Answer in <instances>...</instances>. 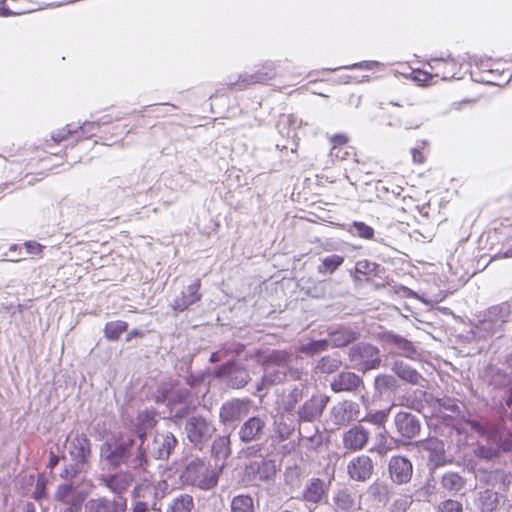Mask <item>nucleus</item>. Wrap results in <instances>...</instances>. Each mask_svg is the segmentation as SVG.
I'll use <instances>...</instances> for the list:
<instances>
[{"instance_id":"obj_1","label":"nucleus","mask_w":512,"mask_h":512,"mask_svg":"<svg viewBox=\"0 0 512 512\" xmlns=\"http://www.w3.org/2000/svg\"><path fill=\"white\" fill-rule=\"evenodd\" d=\"M104 461L113 469L122 465L135 471H146L149 459L142 448H136L133 436H120L113 443H104L101 448Z\"/></svg>"},{"instance_id":"obj_2","label":"nucleus","mask_w":512,"mask_h":512,"mask_svg":"<svg viewBox=\"0 0 512 512\" xmlns=\"http://www.w3.org/2000/svg\"><path fill=\"white\" fill-rule=\"evenodd\" d=\"M293 361L291 350L273 349L263 356L260 365L266 372V378L280 385L287 381H302L306 376L303 368L294 366Z\"/></svg>"},{"instance_id":"obj_3","label":"nucleus","mask_w":512,"mask_h":512,"mask_svg":"<svg viewBox=\"0 0 512 512\" xmlns=\"http://www.w3.org/2000/svg\"><path fill=\"white\" fill-rule=\"evenodd\" d=\"M240 442L246 445V457H261L267 439V418L255 415L245 419L237 431Z\"/></svg>"},{"instance_id":"obj_4","label":"nucleus","mask_w":512,"mask_h":512,"mask_svg":"<svg viewBox=\"0 0 512 512\" xmlns=\"http://www.w3.org/2000/svg\"><path fill=\"white\" fill-rule=\"evenodd\" d=\"M69 455L72 463L66 465L60 473L61 478L72 480L90 466L92 456L91 441L84 433H76L69 441Z\"/></svg>"},{"instance_id":"obj_5","label":"nucleus","mask_w":512,"mask_h":512,"mask_svg":"<svg viewBox=\"0 0 512 512\" xmlns=\"http://www.w3.org/2000/svg\"><path fill=\"white\" fill-rule=\"evenodd\" d=\"M219 473L220 471L211 469L203 460L197 458L185 466L180 474V480L185 485L210 490L217 486Z\"/></svg>"},{"instance_id":"obj_6","label":"nucleus","mask_w":512,"mask_h":512,"mask_svg":"<svg viewBox=\"0 0 512 512\" xmlns=\"http://www.w3.org/2000/svg\"><path fill=\"white\" fill-rule=\"evenodd\" d=\"M421 429L422 421L418 415L400 410L393 416L388 437L394 442L407 444L420 435Z\"/></svg>"},{"instance_id":"obj_7","label":"nucleus","mask_w":512,"mask_h":512,"mask_svg":"<svg viewBox=\"0 0 512 512\" xmlns=\"http://www.w3.org/2000/svg\"><path fill=\"white\" fill-rule=\"evenodd\" d=\"M213 377L227 388L234 390L245 388L251 381L248 367L236 359L228 360L217 366L213 371Z\"/></svg>"},{"instance_id":"obj_8","label":"nucleus","mask_w":512,"mask_h":512,"mask_svg":"<svg viewBox=\"0 0 512 512\" xmlns=\"http://www.w3.org/2000/svg\"><path fill=\"white\" fill-rule=\"evenodd\" d=\"M347 356L351 367L363 373L379 368L382 362L380 349L368 342L354 343Z\"/></svg>"},{"instance_id":"obj_9","label":"nucleus","mask_w":512,"mask_h":512,"mask_svg":"<svg viewBox=\"0 0 512 512\" xmlns=\"http://www.w3.org/2000/svg\"><path fill=\"white\" fill-rule=\"evenodd\" d=\"M512 314V304L502 302L493 305L479 315L476 329L486 335H493L503 330L506 323L509 322Z\"/></svg>"},{"instance_id":"obj_10","label":"nucleus","mask_w":512,"mask_h":512,"mask_svg":"<svg viewBox=\"0 0 512 512\" xmlns=\"http://www.w3.org/2000/svg\"><path fill=\"white\" fill-rule=\"evenodd\" d=\"M184 431L188 441L193 446L201 448L210 441L216 427L211 419L200 414H192L185 421Z\"/></svg>"},{"instance_id":"obj_11","label":"nucleus","mask_w":512,"mask_h":512,"mask_svg":"<svg viewBox=\"0 0 512 512\" xmlns=\"http://www.w3.org/2000/svg\"><path fill=\"white\" fill-rule=\"evenodd\" d=\"M329 402L330 396L316 389L296 409L297 422L302 424L319 421Z\"/></svg>"},{"instance_id":"obj_12","label":"nucleus","mask_w":512,"mask_h":512,"mask_svg":"<svg viewBox=\"0 0 512 512\" xmlns=\"http://www.w3.org/2000/svg\"><path fill=\"white\" fill-rule=\"evenodd\" d=\"M250 413V400L233 398L219 409V421L225 428L235 429Z\"/></svg>"},{"instance_id":"obj_13","label":"nucleus","mask_w":512,"mask_h":512,"mask_svg":"<svg viewBox=\"0 0 512 512\" xmlns=\"http://www.w3.org/2000/svg\"><path fill=\"white\" fill-rule=\"evenodd\" d=\"M378 339L382 343L383 348L392 355L409 359H415L418 356V350L415 344L393 330L380 332Z\"/></svg>"},{"instance_id":"obj_14","label":"nucleus","mask_w":512,"mask_h":512,"mask_svg":"<svg viewBox=\"0 0 512 512\" xmlns=\"http://www.w3.org/2000/svg\"><path fill=\"white\" fill-rule=\"evenodd\" d=\"M178 446V439L170 432H155L151 442L147 443V458L167 461Z\"/></svg>"},{"instance_id":"obj_15","label":"nucleus","mask_w":512,"mask_h":512,"mask_svg":"<svg viewBox=\"0 0 512 512\" xmlns=\"http://www.w3.org/2000/svg\"><path fill=\"white\" fill-rule=\"evenodd\" d=\"M330 390L336 394L350 393L354 395L365 391L363 378L351 371H341L335 374L329 381Z\"/></svg>"},{"instance_id":"obj_16","label":"nucleus","mask_w":512,"mask_h":512,"mask_svg":"<svg viewBox=\"0 0 512 512\" xmlns=\"http://www.w3.org/2000/svg\"><path fill=\"white\" fill-rule=\"evenodd\" d=\"M420 451L427 453L428 466L431 471L448 463L445 444L436 437H429L417 443Z\"/></svg>"},{"instance_id":"obj_17","label":"nucleus","mask_w":512,"mask_h":512,"mask_svg":"<svg viewBox=\"0 0 512 512\" xmlns=\"http://www.w3.org/2000/svg\"><path fill=\"white\" fill-rule=\"evenodd\" d=\"M260 458V460L250 461L245 466V476L250 481H269L275 477L279 469L276 460L266 459L263 455Z\"/></svg>"},{"instance_id":"obj_18","label":"nucleus","mask_w":512,"mask_h":512,"mask_svg":"<svg viewBox=\"0 0 512 512\" xmlns=\"http://www.w3.org/2000/svg\"><path fill=\"white\" fill-rule=\"evenodd\" d=\"M276 75L275 67L272 63H266L260 69H258L255 73L248 74H240L238 79L233 81L230 78L229 86L232 90L242 91L249 88L252 84L256 83H265L268 80H271Z\"/></svg>"},{"instance_id":"obj_19","label":"nucleus","mask_w":512,"mask_h":512,"mask_svg":"<svg viewBox=\"0 0 512 512\" xmlns=\"http://www.w3.org/2000/svg\"><path fill=\"white\" fill-rule=\"evenodd\" d=\"M388 474L394 484L405 485L412 479L413 464L406 456L394 455L388 462Z\"/></svg>"},{"instance_id":"obj_20","label":"nucleus","mask_w":512,"mask_h":512,"mask_svg":"<svg viewBox=\"0 0 512 512\" xmlns=\"http://www.w3.org/2000/svg\"><path fill=\"white\" fill-rule=\"evenodd\" d=\"M360 338L358 329L348 325H336L327 329V342L329 347L343 348L354 344Z\"/></svg>"},{"instance_id":"obj_21","label":"nucleus","mask_w":512,"mask_h":512,"mask_svg":"<svg viewBox=\"0 0 512 512\" xmlns=\"http://www.w3.org/2000/svg\"><path fill=\"white\" fill-rule=\"evenodd\" d=\"M200 288V279H195L189 285L184 286L181 292L173 299L170 305L172 310L176 313H181L189 309L195 303L199 302L202 298Z\"/></svg>"},{"instance_id":"obj_22","label":"nucleus","mask_w":512,"mask_h":512,"mask_svg":"<svg viewBox=\"0 0 512 512\" xmlns=\"http://www.w3.org/2000/svg\"><path fill=\"white\" fill-rule=\"evenodd\" d=\"M475 479L480 485L479 487L499 491H504V488L510 482L509 475L502 469L478 468L475 470Z\"/></svg>"},{"instance_id":"obj_23","label":"nucleus","mask_w":512,"mask_h":512,"mask_svg":"<svg viewBox=\"0 0 512 512\" xmlns=\"http://www.w3.org/2000/svg\"><path fill=\"white\" fill-rule=\"evenodd\" d=\"M505 501L502 491L479 487L474 505L479 512H496Z\"/></svg>"},{"instance_id":"obj_24","label":"nucleus","mask_w":512,"mask_h":512,"mask_svg":"<svg viewBox=\"0 0 512 512\" xmlns=\"http://www.w3.org/2000/svg\"><path fill=\"white\" fill-rule=\"evenodd\" d=\"M126 510L125 496L92 498L85 504V512H126Z\"/></svg>"},{"instance_id":"obj_25","label":"nucleus","mask_w":512,"mask_h":512,"mask_svg":"<svg viewBox=\"0 0 512 512\" xmlns=\"http://www.w3.org/2000/svg\"><path fill=\"white\" fill-rule=\"evenodd\" d=\"M374 465L371 458L367 455H361L353 458L347 466V472L350 479L358 482H365L371 478Z\"/></svg>"},{"instance_id":"obj_26","label":"nucleus","mask_w":512,"mask_h":512,"mask_svg":"<svg viewBox=\"0 0 512 512\" xmlns=\"http://www.w3.org/2000/svg\"><path fill=\"white\" fill-rule=\"evenodd\" d=\"M299 382V384L293 385L284 397L283 407L287 413L295 412L300 403L310 395L307 379L303 378Z\"/></svg>"},{"instance_id":"obj_27","label":"nucleus","mask_w":512,"mask_h":512,"mask_svg":"<svg viewBox=\"0 0 512 512\" xmlns=\"http://www.w3.org/2000/svg\"><path fill=\"white\" fill-rule=\"evenodd\" d=\"M374 398L390 399L399 389V383L395 376L390 374H378L374 378Z\"/></svg>"},{"instance_id":"obj_28","label":"nucleus","mask_w":512,"mask_h":512,"mask_svg":"<svg viewBox=\"0 0 512 512\" xmlns=\"http://www.w3.org/2000/svg\"><path fill=\"white\" fill-rule=\"evenodd\" d=\"M369 440V432L361 425H354L343 435V445L350 451L363 449Z\"/></svg>"},{"instance_id":"obj_29","label":"nucleus","mask_w":512,"mask_h":512,"mask_svg":"<svg viewBox=\"0 0 512 512\" xmlns=\"http://www.w3.org/2000/svg\"><path fill=\"white\" fill-rule=\"evenodd\" d=\"M342 360L339 353H332L322 356L315 361L312 372L315 375H331L339 371Z\"/></svg>"},{"instance_id":"obj_30","label":"nucleus","mask_w":512,"mask_h":512,"mask_svg":"<svg viewBox=\"0 0 512 512\" xmlns=\"http://www.w3.org/2000/svg\"><path fill=\"white\" fill-rule=\"evenodd\" d=\"M132 480L129 473L110 474L102 478L103 484L113 492V496H124L123 493L128 489Z\"/></svg>"},{"instance_id":"obj_31","label":"nucleus","mask_w":512,"mask_h":512,"mask_svg":"<svg viewBox=\"0 0 512 512\" xmlns=\"http://www.w3.org/2000/svg\"><path fill=\"white\" fill-rule=\"evenodd\" d=\"M328 489V484L323 479L312 478L303 490V499L318 504L326 496Z\"/></svg>"},{"instance_id":"obj_32","label":"nucleus","mask_w":512,"mask_h":512,"mask_svg":"<svg viewBox=\"0 0 512 512\" xmlns=\"http://www.w3.org/2000/svg\"><path fill=\"white\" fill-rule=\"evenodd\" d=\"M338 285L339 283L332 278L321 280L308 289V295L317 299H333L338 296Z\"/></svg>"},{"instance_id":"obj_33","label":"nucleus","mask_w":512,"mask_h":512,"mask_svg":"<svg viewBox=\"0 0 512 512\" xmlns=\"http://www.w3.org/2000/svg\"><path fill=\"white\" fill-rule=\"evenodd\" d=\"M392 371L401 380L412 385H421V381H424L423 376L415 368L401 360L393 363Z\"/></svg>"},{"instance_id":"obj_34","label":"nucleus","mask_w":512,"mask_h":512,"mask_svg":"<svg viewBox=\"0 0 512 512\" xmlns=\"http://www.w3.org/2000/svg\"><path fill=\"white\" fill-rule=\"evenodd\" d=\"M355 505V499L347 488L337 490L332 496V508L335 512H352Z\"/></svg>"},{"instance_id":"obj_35","label":"nucleus","mask_w":512,"mask_h":512,"mask_svg":"<svg viewBox=\"0 0 512 512\" xmlns=\"http://www.w3.org/2000/svg\"><path fill=\"white\" fill-rule=\"evenodd\" d=\"M391 409H392V406H390L387 409H382V410H370L366 413V415L362 419V421L373 424V425L377 426L378 428L382 429V431L379 432V437L381 438V440H383V439L386 440V438L389 435L390 430L386 429L385 423L388 420Z\"/></svg>"},{"instance_id":"obj_36","label":"nucleus","mask_w":512,"mask_h":512,"mask_svg":"<svg viewBox=\"0 0 512 512\" xmlns=\"http://www.w3.org/2000/svg\"><path fill=\"white\" fill-rule=\"evenodd\" d=\"M211 453L216 460L226 461L231 455L230 434L216 437L211 446Z\"/></svg>"},{"instance_id":"obj_37","label":"nucleus","mask_w":512,"mask_h":512,"mask_svg":"<svg viewBox=\"0 0 512 512\" xmlns=\"http://www.w3.org/2000/svg\"><path fill=\"white\" fill-rule=\"evenodd\" d=\"M466 484L465 479L457 472L449 471L442 475L441 486L450 493H458Z\"/></svg>"},{"instance_id":"obj_38","label":"nucleus","mask_w":512,"mask_h":512,"mask_svg":"<svg viewBox=\"0 0 512 512\" xmlns=\"http://www.w3.org/2000/svg\"><path fill=\"white\" fill-rule=\"evenodd\" d=\"M345 229L348 233H350L354 237H359L364 240H374L375 239V230L373 227L367 225L362 221H353L347 225H345Z\"/></svg>"},{"instance_id":"obj_39","label":"nucleus","mask_w":512,"mask_h":512,"mask_svg":"<svg viewBox=\"0 0 512 512\" xmlns=\"http://www.w3.org/2000/svg\"><path fill=\"white\" fill-rule=\"evenodd\" d=\"M179 384V380L170 379L168 381L161 382L156 390L152 394V399L156 404H167L169 395L172 390L176 388Z\"/></svg>"},{"instance_id":"obj_40","label":"nucleus","mask_w":512,"mask_h":512,"mask_svg":"<svg viewBox=\"0 0 512 512\" xmlns=\"http://www.w3.org/2000/svg\"><path fill=\"white\" fill-rule=\"evenodd\" d=\"M158 423V411L154 408H146L136 416L135 425L143 429L152 430Z\"/></svg>"},{"instance_id":"obj_41","label":"nucleus","mask_w":512,"mask_h":512,"mask_svg":"<svg viewBox=\"0 0 512 512\" xmlns=\"http://www.w3.org/2000/svg\"><path fill=\"white\" fill-rule=\"evenodd\" d=\"M344 260V256L338 254L328 255L321 259L317 271L322 275L333 274L344 263Z\"/></svg>"},{"instance_id":"obj_42","label":"nucleus","mask_w":512,"mask_h":512,"mask_svg":"<svg viewBox=\"0 0 512 512\" xmlns=\"http://www.w3.org/2000/svg\"><path fill=\"white\" fill-rule=\"evenodd\" d=\"M329 349V342L325 338L323 339H312L306 343H302L298 347V352L303 353L306 356L312 357L321 352Z\"/></svg>"},{"instance_id":"obj_43","label":"nucleus","mask_w":512,"mask_h":512,"mask_svg":"<svg viewBox=\"0 0 512 512\" xmlns=\"http://www.w3.org/2000/svg\"><path fill=\"white\" fill-rule=\"evenodd\" d=\"M193 507V497L189 494H180L172 499L165 512H191Z\"/></svg>"},{"instance_id":"obj_44","label":"nucleus","mask_w":512,"mask_h":512,"mask_svg":"<svg viewBox=\"0 0 512 512\" xmlns=\"http://www.w3.org/2000/svg\"><path fill=\"white\" fill-rule=\"evenodd\" d=\"M83 495L82 492L78 491L72 483H62L57 486L54 494V499L59 503H64L69 500H73Z\"/></svg>"},{"instance_id":"obj_45","label":"nucleus","mask_w":512,"mask_h":512,"mask_svg":"<svg viewBox=\"0 0 512 512\" xmlns=\"http://www.w3.org/2000/svg\"><path fill=\"white\" fill-rule=\"evenodd\" d=\"M191 396V391L188 388L180 387L179 385L172 390L169 395L168 402L166 404V409L172 408L175 406H181L189 403V398Z\"/></svg>"},{"instance_id":"obj_46","label":"nucleus","mask_w":512,"mask_h":512,"mask_svg":"<svg viewBox=\"0 0 512 512\" xmlns=\"http://www.w3.org/2000/svg\"><path fill=\"white\" fill-rule=\"evenodd\" d=\"M191 404H184L181 406H175L172 408L166 409L164 411V414H166L167 419H169L171 422H173L175 425H180L181 422L191 416Z\"/></svg>"},{"instance_id":"obj_47","label":"nucleus","mask_w":512,"mask_h":512,"mask_svg":"<svg viewBox=\"0 0 512 512\" xmlns=\"http://www.w3.org/2000/svg\"><path fill=\"white\" fill-rule=\"evenodd\" d=\"M128 329V323L122 320L110 321L105 324L104 336L109 341H117Z\"/></svg>"},{"instance_id":"obj_48","label":"nucleus","mask_w":512,"mask_h":512,"mask_svg":"<svg viewBox=\"0 0 512 512\" xmlns=\"http://www.w3.org/2000/svg\"><path fill=\"white\" fill-rule=\"evenodd\" d=\"M231 512H255L253 498L248 494L234 496L231 501Z\"/></svg>"},{"instance_id":"obj_49","label":"nucleus","mask_w":512,"mask_h":512,"mask_svg":"<svg viewBox=\"0 0 512 512\" xmlns=\"http://www.w3.org/2000/svg\"><path fill=\"white\" fill-rule=\"evenodd\" d=\"M368 494L378 502L388 501V487L384 482L375 481L368 488Z\"/></svg>"},{"instance_id":"obj_50","label":"nucleus","mask_w":512,"mask_h":512,"mask_svg":"<svg viewBox=\"0 0 512 512\" xmlns=\"http://www.w3.org/2000/svg\"><path fill=\"white\" fill-rule=\"evenodd\" d=\"M379 264L369 260H359L355 264V273L365 276H376L378 274Z\"/></svg>"},{"instance_id":"obj_51","label":"nucleus","mask_w":512,"mask_h":512,"mask_svg":"<svg viewBox=\"0 0 512 512\" xmlns=\"http://www.w3.org/2000/svg\"><path fill=\"white\" fill-rule=\"evenodd\" d=\"M100 124L96 121H86L82 124V126H79L75 128V130L78 131V135L76 138V141L79 140L80 137L83 138H90L97 134L99 131Z\"/></svg>"},{"instance_id":"obj_52","label":"nucleus","mask_w":512,"mask_h":512,"mask_svg":"<svg viewBox=\"0 0 512 512\" xmlns=\"http://www.w3.org/2000/svg\"><path fill=\"white\" fill-rule=\"evenodd\" d=\"M444 65L445 70L442 71V79H449L454 76L452 70H447L448 66L455 67L454 59L445 60L443 58H435L431 60L430 66L434 70H439L440 66Z\"/></svg>"},{"instance_id":"obj_53","label":"nucleus","mask_w":512,"mask_h":512,"mask_svg":"<svg viewBox=\"0 0 512 512\" xmlns=\"http://www.w3.org/2000/svg\"><path fill=\"white\" fill-rule=\"evenodd\" d=\"M31 497L38 502L47 497V482L44 477H38Z\"/></svg>"},{"instance_id":"obj_54","label":"nucleus","mask_w":512,"mask_h":512,"mask_svg":"<svg viewBox=\"0 0 512 512\" xmlns=\"http://www.w3.org/2000/svg\"><path fill=\"white\" fill-rule=\"evenodd\" d=\"M339 407L342 408V411L346 414V417L349 416V422L355 420L357 418V413L359 412V405L352 400H344L338 403Z\"/></svg>"},{"instance_id":"obj_55","label":"nucleus","mask_w":512,"mask_h":512,"mask_svg":"<svg viewBox=\"0 0 512 512\" xmlns=\"http://www.w3.org/2000/svg\"><path fill=\"white\" fill-rule=\"evenodd\" d=\"M437 512H463V506L457 500L447 499L439 503Z\"/></svg>"},{"instance_id":"obj_56","label":"nucleus","mask_w":512,"mask_h":512,"mask_svg":"<svg viewBox=\"0 0 512 512\" xmlns=\"http://www.w3.org/2000/svg\"><path fill=\"white\" fill-rule=\"evenodd\" d=\"M150 430L143 429L141 427L134 426V434L132 435L136 439V448H142V450L147 454V439L148 432Z\"/></svg>"},{"instance_id":"obj_57","label":"nucleus","mask_w":512,"mask_h":512,"mask_svg":"<svg viewBox=\"0 0 512 512\" xmlns=\"http://www.w3.org/2000/svg\"><path fill=\"white\" fill-rule=\"evenodd\" d=\"M498 446L504 452L512 451V430H504L499 433Z\"/></svg>"},{"instance_id":"obj_58","label":"nucleus","mask_w":512,"mask_h":512,"mask_svg":"<svg viewBox=\"0 0 512 512\" xmlns=\"http://www.w3.org/2000/svg\"><path fill=\"white\" fill-rule=\"evenodd\" d=\"M74 135H78V131L71 124H68L65 128L53 132L51 138L55 143H59L66 140L68 136L73 137Z\"/></svg>"},{"instance_id":"obj_59","label":"nucleus","mask_w":512,"mask_h":512,"mask_svg":"<svg viewBox=\"0 0 512 512\" xmlns=\"http://www.w3.org/2000/svg\"><path fill=\"white\" fill-rule=\"evenodd\" d=\"M439 406L447 411L452 413H459L460 407L457 404V401L454 398L443 397L437 400Z\"/></svg>"},{"instance_id":"obj_60","label":"nucleus","mask_w":512,"mask_h":512,"mask_svg":"<svg viewBox=\"0 0 512 512\" xmlns=\"http://www.w3.org/2000/svg\"><path fill=\"white\" fill-rule=\"evenodd\" d=\"M331 413L335 424L346 425L349 423V416L346 417V414L338 404L332 408Z\"/></svg>"},{"instance_id":"obj_61","label":"nucleus","mask_w":512,"mask_h":512,"mask_svg":"<svg viewBox=\"0 0 512 512\" xmlns=\"http://www.w3.org/2000/svg\"><path fill=\"white\" fill-rule=\"evenodd\" d=\"M84 495H81L73 500H69L67 502L62 503L64 508L69 512H80L82 508V504L84 502Z\"/></svg>"},{"instance_id":"obj_62","label":"nucleus","mask_w":512,"mask_h":512,"mask_svg":"<svg viewBox=\"0 0 512 512\" xmlns=\"http://www.w3.org/2000/svg\"><path fill=\"white\" fill-rule=\"evenodd\" d=\"M224 347L227 349L228 356H230V355L240 356L246 348V346L243 343L236 342V341L226 343V344H224Z\"/></svg>"},{"instance_id":"obj_63","label":"nucleus","mask_w":512,"mask_h":512,"mask_svg":"<svg viewBox=\"0 0 512 512\" xmlns=\"http://www.w3.org/2000/svg\"><path fill=\"white\" fill-rule=\"evenodd\" d=\"M277 385L276 383H272L269 379L266 378V372H263L262 377L255 385V391L254 394L260 393L264 390H267L268 388Z\"/></svg>"},{"instance_id":"obj_64","label":"nucleus","mask_w":512,"mask_h":512,"mask_svg":"<svg viewBox=\"0 0 512 512\" xmlns=\"http://www.w3.org/2000/svg\"><path fill=\"white\" fill-rule=\"evenodd\" d=\"M185 383L190 387L194 388L203 383L204 377L203 375H195L193 373H189L184 377Z\"/></svg>"}]
</instances>
